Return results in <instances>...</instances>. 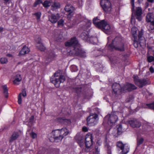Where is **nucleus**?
<instances>
[{"label": "nucleus", "instance_id": "5", "mask_svg": "<svg viewBox=\"0 0 154 154\" xmlns=\"http://www.w3.org/2000/svg\"><path fill=\"white\" fill-rule=\"evenodd\" d=\"M50 80L56 87L58 88L60 83L64 82L65 78L64 76L61 75L60 73L56 72L54 75L52 76Z\"/></svg>", "mask_w": 154, "mask_h": 154}, {"label": "nucleus", "instance_id": "39", "mask_svg": "<svg viewBox=\"0 0 154 154\" xmlns=\"http://www.w3.org/2000/svg\"><path fill=\"white\" fill-rule=\"evenodd\" d=\"M34 116H31L29 118V122L32 124L34 122Z\"/></svg>", "mask_w": 154, "mask_h": 154}, {"label": "nucleus", "instance_id": "28", "mask_svg": "<svg viewBox=\"0 0 154 154\" xmlns=\"http://www.w3.org/2000/svg\"><path fill=\"white\" fill-rule=\"evenodd\" d=\"M137 28L136 27H133L131 29L132 34L133 36V38H137L136 36V33L137 32Z\"/></svg>", "mask_w": 154, "mask_h": 154}, {"label": "nucleus", "instance_id": "32", "mask_svg": "<svg viewBox=\"0 0 154 154\" xmlns=\"http://www.w3.org/2000/svg\"><path fill=\"white\" fill-rule=\"evenodd\" d=\"M144 140V139L142 138H140L137 140V145L139 146L142 143Z\"/></svg>", "mask_w": 154, "mask_h": 154}, {"label": "nucleus", "instance_id": "11", "mask_svg": "<svg viewBox=\"0 0 154 154\" xmlns=\"http://www.w3.org/2000/svg\"><path fill=\"white\" fill-rule=\"evenodd\" d=\"M98 116L96 114L91 115L87 119L88 125L90 126L95 125L97 123V119Z\"/></svg>", "mask_w": 154, "mask_h": 154}, {"label": "nucleus", "instance_id": "35", "mask_svg": "<svg viewBox=\"0 0 154 154\" xmlns=\"http://www.w3.org/2000/svg\"><path fill=\"white\" fill-rule=\"evenodd\" d=\"M33 15H35L36 17L37 20H38L40 19L41 15V13L40 12H37L33 14Z\"/></svg>", "mask_w": 154, "mask_h": 154}, {"label": "nucleus", "instance_id": "54", "mask_svg": "<svg viewBox=\"0 0 154 154\" xmlns=\"http://www.w3.org/2000/svg\"><path fill=\"white\" fill-rule=\"evenodd\" d=\"M4 0V3L5 4H6L7 2H8L10 0Z\"/></svg>", "mask_w": 154, "mask_h": 154}, {"label": "nucleus", "instance_id": "46", "mask_svg": "<svg viewBox=\"0 0 154 154\" xmlns=\"http://www.w3.org/2000/svg\"><path fill=\"white\" fill-rule=\"evenodd\" d=\"M21 94V95H22L23 97H25L26 96V91L25 90L22 91Z\"/></svg>", "mask_w": 154, "mask_h": 154}, {"label": "nucleus", "instance_id": "55", "mask_svg": "<svg viewBox=\"0 0 154 154\" xmlns=\"http://www.w3.org/2000/svg\"><path fill=\"white\" fill-rule=\"evenodd\" d=\"M108 154H111V150L110 149H109L108 150Z\"/></svg>", "mask_w": 154, "mask_h": 154}, {"label": "nucleus", "instance_id": "49", "mask_svg": "<svg viewBox=\"0 0 154 154\" xmlns=\"http://www.w3.org/2000/svg\"><path fill=\"white\" fill-rule=\"evenodd\" d=\"M131 2L132 6V10L133 11V9H134V0H131Z\"/></svg>", "mask_w": 154, "mask_h": 154}, {"label": "nucleus", "instance_id": "37", "mask_svg": "<svg viewBox=\"0 0 154 154\" xmlns=\"http://www.w3.org/2000/svg\"><path fill=\"white\" fill-rule=\"evenodd\" d=\"M30 135L33 139H35L37 137V134L33 132H32L30 133Z\"/></svg>", "mask_w": 154, "mask_h": 154}, {"label": "nucleus", "instance_id": "1", "mask_svg": "<svg viewBox=\"0 0 154 154\" xmlns=\"http://www.w3.org/2000/svg\"><path fill=\"white\" fill-rule=\"evenodd\" d=\"M65 45L71 48L72 50L70 51V52L72 54L82 57H86L85 53L81 50L79 45L75 38H72L70 40L66 42Z\"/></svg>", "mask_w": 154, "mask_h": 154}, {"label": "nucleus", "instance_id": "34", "mask_svg": "<svg viewBox=\"0 0 154 154\" xmlns=\"http://www.w3.org/2000/svg\"><path fill=\"white\" fill-rule=\"evenodd\" d=\"M153 29H154V21L150 22L149 28L148 29L149 30H153Z\"/></svg>", "mask_w": 154, "mask_h": 154}, {"label": "nucleus", "instance_id": "60", "mask_svg": "<svg viewBox=\"0 0 154 154\" xmlns=\"http://www.w3.org/2000/svg\"><path fill=\"white\" fill-rule=\"evenodd\" d=\"M153 54L154 55V50L153 51Z\"/></svg>", "mask_w": 154, "mask_h": 154}, {"label": "nucleus", "instance_id": "26", "mask_svg": "<svg viewBox=\"0 0 154 154\" xmlns=\"http://www.w3.org/2000/svg\"><path fill=\"white\" fill-rule=\"evenodd\" d=\"M139 42L141 46L145 45L146 44L145 40L143 37L139 38Z\"/></svg>", "mask_w": 154, "mask_h": 154}, {"label": "nucleus", "instance_id": "20", "mask_svg": "<svg viewBox=\"0 0 154 154\" xmlns=\"http://www.w3.org/2000/svg\"><path fill=\"white\" fill-rule=\"evenodd\" d=\"M146 21L147 22H151L154 21V17L152 13H149L147 14L146 17Z\"/></svg>", "mask_w": 154, "mask_h": 154}, {"label": "nucleus", "instance_id": "50", "mask_svg": "<svg viewBox=\"0 0 154 154\" xmlns=\"http://www.w3.org/2000/svg\"><path fill=\"white\" fill-rule=\"evenodd\" d=\"M149 71L152 73L154 72V69L152 66H151L149 68Z\"/></svg>", "mask_w": 154, "mask_h": 154}, {"label": "nucleus", "instance_id": "14", "mask_svg": "<svg viewBox=\"0 0 154 154\" xmlns=\"http://www.w3.org/2000/svg\"><path fill=\"white\" fill-rule=\"evenodd\" d=\"M136 88L137 87L134 85L130 83H127L122 87L123 92L125 93L127 91H131Z\"/></svg>", "mask_w": 154, "mask_h": 154}, {"label": "nucleus", "instance_id": "31", "mask_svg": "<svg viewBox=\"0 0 154 154\" xmlns=\"http://www.w3.org/2000/svg\"><path fill=\"white\" fill-rule=\"evenodd\" d=\"M117 133L119 135L121 134L122 133V125H120L117 128Z\"/></svg>", "mask_w": 154, "mask_h": 154}, {"label": "nucleus", "instance_id": "6", "mask_svg": "<svg viewBox=\"0 0 154 154\" xmlns=\"http://www.w3.org/2000/svg\"><path fill=\"white\" fill-rule=\"evenodd\" d=\"M117 112H112L107 115L104 118L105 120H107V123L110 126L112 125L117 120L118 117L117 115Z\"/></svg>", "mask_w": 154, "mask_h": 154}, {"label": "nucleus", "instance_id": "24", "mask_svg": "<svg viewBox=\"0 0 154 154\" xmlns=\"http://www.w3.org/2000/svg\"><path fill=\"white\" fill-rule=\"evenodd\" d=\"M60 3L57 2H54L51 5V10L54 11L55 10L60 8Z\"/></svg>", "mask_w": 154, "mask_h": 154}, {"label": "nucleus", "instance_id": "33", "mask_svg": "<svg viewBox=\"0 0 154 154\" xmlns=\"http://www.w3.org/2000/svg\"><path fill=\"white\" fill-rule=\"evenodd\" d=\"M42 0H37L35 2L33 5V6L34 7H36L37 5L40 3L42 4Z\"/></svg>", "mask_w": 154, "mask_h": 154}, {"label": "nucleus", "instance_id": "12", "mask_svg": "<svg viewBox=\"0 0 154 154\" xmlns=\"http://www.w3.org/2000/svg\"><path fill=\"white\" fill-rule=\"evenodd\" d=\"M134 78L135 84L140 87H142L148 84L147 80L145 79H138L137 76L134 75Z\"/></svg>", "mask_w": 154, "mask_h": 154}, {"label": "nucleus", "instance_id": "45", "mask_svg": "<svg viewBox=\"0 0 154 154\" xmlns=\"http://www.w3.org/2000/svg\"><path fill=\"white\" fill-rule=\"evenodd\" d=\"M143 34V32L142 30L141 31H140L139 32V34H138V38L141 37H143L142 36Z\"/></svg>", "mask_w": 154, "mask_h": 154}, {"label": "nucleus", "instance_id": "29", "mask_svg": "<svg viewBox=\"0 0 154 154\" xmlns=\"http://www.w3.org/2000/svg\"><path fill=\"white\" fill-rule=\"evenodd\" d=\"M134 47L136 48H137L138 46V44L139 42H138L137 38H135L134 37Z\"/></svg>", "mask_w": 154, "mask_h": 154}, {"label": "nucleus", "instance_id": "47", "mask_svg": "<svg viewBox=\"0 0 154 154\" xmlns=\"http://www.w3.org/2000/svg\"><path fill=\"white\" fill-rule=\"evenodd\" d=\"M99 152V149H98V148H95V152H94V151H93L94 154H98Z\"/></svg>", "mask_w": 154, "mask_h": 154}, {"label": "nucleus", "instance_id": "48", "mask_svg": "<svg viewBox=\"0 0 154 154\" xmlns=\"http://www.w3.org/2000/svg\"><path fill=\"white\" fill-rule=\"evenodd\" d=\"M73 13H70L68 14L67 15V17L68 18L70 19L73 16Z\"/></svg>", "mask_w": 154, "mask_h": 154}, {"label": "nucleus", "instance_id": "3", "mask_svg": "<svg viewBox=\"0 0 154 154\" xmlns=\"http://www.w3.org/2000/svg\"><path fill=\"white\" fill-rule=\"evenodd\" d=\"M121 38L117 37L114 40L112 41V44H109V50L112 51L114 49L118 50L121 51L124 50V44Z\"/></svg>", "mask_w": 154, "mask_h": 154}, {"label": "nucleus", "instance_id": "15", "mask_svg": "<svg viewBox=\"0 0 154 154\" xmlns=\"http://www.w3.org/2000/svg\"><path fill=\"white\" fill-rule=\"evenodd\" d=\"M129 123L133 128H139L141 125L140 122L136 119H133L129 120Z\"/></svg>", "mask_w": 154, "mask_h": 154}, {"label": "nucleus", "instance_id": "8", "mask_svg": "<svg viewBox=\"0 0 154 154\" xmlns=\"http://www.w3.org/2000/svg\"><path fill=\"white\" fill-rule=\"evenodd\" d=\"M117 146L121 150V154H126L129 152V148L126 144H123L120 141L117 142L116 143Z\"/></svg>", "mask_w": 154, "mask_h": 154}, {"label": "nucleus", "instance_id": "2", "mask_svg": "<svg viewBox=\"0 0 154 154\" xmlns=\"http://www.w3.org/2000/svg\"><path fill=\"white\" fill-rule=\"evenodd\" d=\"M69 133V131L66 128L60 130H56L51 133L49 139L52 142H59L61 141L64 137L67 135Z\"/></svg>", "mask_w": 154, "mask_h": 154}, {"label": "nucleus", "instance_id": "36", "mask_svg": "<svg viewBox=\"0 0 154 154\" xmlns=\"http://www.w3.org/2000/svg\"><path fill=\"white\" fill-rule=\"evenodd\" d=\"M147 60L149 62L154 61V57L152 56H149L147 57Z\"/></svg>", "mask_w": 154, "mask_h": 154}, {"label": "nucleus", "instance_id": "56", "mask_svg": "<svg viewBox=\"0 0 154 154\" xmlns=\"http://www.w3.org/2000/svg\"><path fill=\"white\" fill-rule=\"evenodd\" d=\"M3 28L2 27H0V32H1L3 31Z\"/></svg>", "mask_w": 154, "mask_h": 154}, {"label": "nucleus", "instance_id": "21", "mask_svg": "<svg viewBox=\"0 0 154 154\" xmlns=\"http://www.w3.org/2000/svg\"><path fill=\"white\" fill-rule=\"evenodd\" d=\"M29 51L30 50L29 48L26 46H24L20 51L19 54L20 55H23L28 53Z\"/></svg>", "mask_w": 154, "mask_h": 154}, {"label": "nucleus", "instance_id": "27", "mask_svg": "<svg viewBox=\"0 0 154 154\" xmlns=\"http://www.w3.org/2000/svg\"><path fill=\"white\" fill-rule=\"evenodd\" d=\"M42 5L45 8H47L51 5V2L49 1L46 0L44 2H42Z\"/></svg>", "mask_w": 154, "mask_h": 154}, {"label": "nucleus", "instance_id": "41", "mask_svg": "<svg viewBox=\"0 0 154 154\" xmlns=\"http://www.w3.org/2000/svg\"><path fill=\"white\" fill-rule=\"evenodd\" d=\"M22 99L21 96V94H20L18 96V103L19 104L21 103Z\"/></svg>", "mask_w": 154, "mask_h": 154}, {"label": "nucleus", "instance_id": "53", "mask_svg": "<svg viewBox=\"0 0 154 154\" xmlns=\"http://www.w3.org/2000/svg\"><path fill=\"white\" fill-rule=\"evenodd\" d=\"M154 0H147V1L150 3H153L154 2Z\"/></svg>", "mask_w": 154, "mask_h": 154}, {"label": "nucleus", "instance_id": "13", "mask_svg": "<svg viewBox=\"0 0 154 154\" xmlns=\"http://www.w3.org/2000/svg\"><path fill=\"white\" fill-rule=\"evenodd\" d=\"M60 16L58 13L52 14L48 15L49 20L52 23H55L60 18Z\"/></svg>", "mask_w": 154, "mask_h": 154}, {"label": "nucleus", "instance_id": "18", "mask_svg": "<svg viewBox=\"0 0 154 154\" xmlns=\"http://www.w3.org/2000/svg\"><path fill=\"white\" fill-rule=\"evenodd\" d=\"M81 36L83 39L89 40L90 42L92 43H95V41L97 40V38L96 37H91L89 38L88 36L85 33L82 34Z\"/></svg>", "mask_w": 154, "mask_h": 154}, {"label": "nucleus", "instance_id": "4", "mask_svg": "<svg viewBox=\"0 0 154 154\" xmlns=\"http://www.w3.org/2000/svg\"><path fill=\"white\" fill-rule=\"evenodd\" d=\"M93 23L99 28L103 29L106 31H109L110 30V27L109 25L104 20L100 21L97 17H96L93 19Z\"/></svg>", "mask_w": 154, "mask_h": 154}, {"label": "nucleus", "instance_id": "52", "mask_svg": "<svg viewBox=\"0 0 154 154\" xmlns=\"http://www.w3.org/2000/svg\"><path fill=\"white\" fill-rule=\"evenodd\" d=\"M134 19L133 18V17L132 16L131 18V23L133 24V21L134 22Z\"/></svg>", "mask_w": 154, "mask_h": 154}, {"label": "nucleus", "instance_id": "16", "mask_svg": "<svg viewBox=\"0 0 154 154\" xmlns=\"http://www.w3.org/2000/svg\"><path fill=\"white\" fill-rule=\"evenodd\" d=\"M142 9L140 7L137 8L135 11V16L136 18L139 21L142 19Z\"/></svg>", "mask_w": 154, "mask_h": 154}, {"label": "nucleus", "instance_id": "44", "mask_svg": "<svg viewBox=\"0 0 154 154\" xmlns=\"http://www.w3.org/2000/svg\"><path fill=\"white\" fill-rule=\"evenodd\" d=\"M65 123H67L68 124H70L71 123V122L69 119H63Z\"/></svg>", "mask_w": 154, "mask_h": 154}, {"label": "nucleus", "instance_id": "51", "mask_svg": "<svg viewBox=\"0 0 154 154\" xmlns=\"http://www.w3.org/2000/svg\"><path fill=\"white\" fill-rule=\"evenodd\" d=\"M82 130L84 132H87L88 131V129L86 127H84L82 128Z\"/></svg>", "mask_w": 154, "mask_h": 154}, {"label": "nucleus", "instance_id": "38", "mask_svg": "<svg viewBox=\"0 0 154 154\" xmlns=\"http://www.w3.org/2000/svg\"><path fill=\"white\" fill-rule=\"evenodd\" d=\"M64 20L63 19L60 20L58 22V26H62L63 25Z\"/></svg>", "mask_w": 154, "mask_h": 154}, {"label": "nucleus", "instance_id": "42", "mask_svg": "<svg viewBox=\"0 0 154 154\" xmlns=\"http://www.w3.org/2000/svg\"><path fill=\"white\" fill-rule=\"evenodd\" d=\"M87 23L86 25V26L87 27H89L91 25V21L87 20Z\"/></svg>", "mask_w": 154, "mask_h": 154}, {"label": "nucleus", "instance_id": "10", "mask_svg": "<svg viewBox=\"0 0 154 154\" xmlns=\"http://www.w3.org/2000/svg\"><path fill=\"white\" fill-rule=\"evenodd\" d=\"M112 94L116 95L120 94L122 92H123L122 88L118 83L113 84L112 86Z\"/></svg>", "mask_w": 154, "mask_h": 154}, {"label": "nucleus", "instance_id": "23", "mask_svg": "<svg viewBox=\"0 0 154 154\" xmlns=\"http://www.w3.org/2000/svg\"><path fill=\"white\" fill-rule=\"evenodd\" d=\"M22 80L20 75L17 74L15 77V79L13 81V83L15 85H18Z\"/></svg>", "mask_w": 154, "mask_h": 154}, {"label": "nucleus", "instance_id": "7", "mask_svg": "<svg viewBox=\"0 0 154 154\" xmlns=\"http://www.w3.org/2000/svg\"><path fill=\"white\" fill-rule=\"evenodd\" d=\"M100 5L103 10L106 13H109L111 10V4L108 0H101Z\"/></svg>", "mask_w": 154, "mask_h": 154}, {"label": "nucleus", "instance_id": "59", "mask_svg": "<svg viewBox=\"0 0 154 154\" xmlns=\"http://www.w3.org/2000/svg\"><path fill=\"white\" fill-rule=\"evenodd\" d=\"M110 38V37H108V38L109 39Z\"/></svg>", "mask_w": 154, "mask_h": 154}, {"label": "nucleus", "instance_id": "22", "mask_svg": "<svg viewBox=\"0 0 154 154\" xmlns=\"http://www.w3.org/2000/svg\"><path fill=\"white\" fill-rule=\"evenodd\" d=\"M66 11L70 13H73L75 11L74 8L71 5H67L65 8Z\"/></svg>", "mask_w": 154, "mask_h": 154}, {"label": "nucleus", "instance_id": "40", "mask_svg": "<svg viewBox=\"0 0 154 154\" xmlns=\"http://www.w3.org/2000/svg\"><path fill=\"white\" fill-rule=\"evenodd\" d=\"M147 105L149 108L154 109V102L150 104H147Z\"/></svg>", "mask_w": 154, "mask_h": 154}, {"label": "nucleus", "instance_id": "17", "mask_svg": "<svg viewBox=\"0 0 154 154\" xmlns=\"http://www.w3.org/2000/svg\"><path fill=\"white\" fill-rule=\"evenodd\" d=\"M36 47L42 51H44L46 49L45 47L44 46L42 42V40L40 37H38L36 40Z\"/></svg>", "mask_w": 154, "mask_h": 154}, {"label": "nucleus", "instance_id": "58", "mask_svg": "<svg viewBox=\"0 0 154 154\" xmlns=\"http://www.w3.org/2000/svg\"><path fill=\"white\" fill-rule=\"evenodd\" d=\"M146 6H148L149 5H148V2H146Z\"/></svg>", "mask_w": 154, "mask_h": 154}, {"label": "nucleus", "instance_id": "25", "mask_svg": "<svg viewBox=\"0 0 154 154\" xmlns=\"http://www.w3.org/2000/svg\"><path fill=\"white\" fill-rule=\"evenodd\" d=\"M2 87L3 90V93L5 97L6 98H8V89L6 85L2 86Z\"/></svg>", "mask_w": 154, "mask_h": 154}, {"label": "nucleus", "instance_id": "30", "mask_svg": "<svg viewBox=\"0 0 154 154\" xmlns=\"http://www.w3.org/2000/svg\"><path fill=\"white\" fill-rule=\"evenodd\" d=\"M0 62L2 64L6 63L8 62V60L7 58L5 57H2L0 60Z\"/></svg>", "mask_w": 154, "mask_h": 154}, {"label": "nucleus", "instance_id": "9", "mask_svg": "<svg viewBox=\"0 0 154 154\" xmlns=\"http://www.w3.org/2000/svg\"><path fill=\"white\" fill-rule=\"evenodd\" d=\"M93 144V139L92 135L90 134L86 136L85 138V145L86 146L85 150L87 152L90 151V147Z\"/></svg>", "mask_w": 154, "mask_h": 154}, {"label": "nucleus", "instance_id": "43", "mask_svg": "<svg viewBox=\"0 0 154 154\" xmlns=\"http://www.w3.org/2000/svg\"><path fill=\"white\" fill-rule=\"evenodd\" d=\"M75 91L77 93H79L82 91V88H75Z\"/></svg>", "mask_w": 154, "mask_h": 154}, {"label": "nucleus", "instance_id": "19", "mask_svg": "<svg viewBox=\"0 0 154 154\" xmlns=\"http://www.w3.org/2000/svg\"><path fill=\"white\" fill-rule=\"evenodd\" d=\"M19 133L17 132H14L10 137L9 142L10 143H11L14 141L17 140L19 137Z\"/></svg>", "mask_w": 154, "mask_h": 154}, {"label": "nucleus", "instance_id": "57", "mask_svg": "<svg viewBox=\"0 0 154 154\" xmlns=\"http://www.w3.org/2000/svg\"><path fill=\"white\" fill-rule=\"evenodd\" d=\"M7 56H8V57H12V55L11 54H8L7 55Z\"/></svg>", "mask_w": 154, "mask_h": 154}]
</instances>
